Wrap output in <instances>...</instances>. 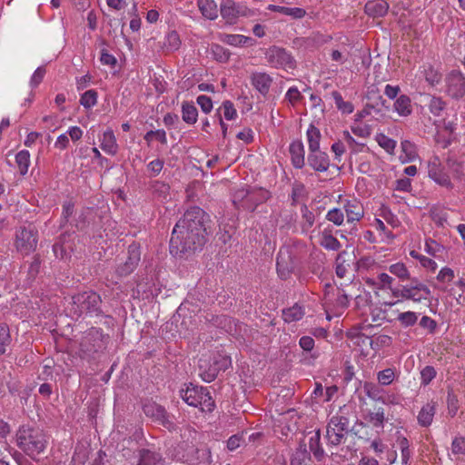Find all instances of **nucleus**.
<instances>
[{"instance_id":"obj_36","label":"nucleus","mask_w":465,"mask_h":465,"mask_svg":"<svg viewBox=\"0 0 465 465\" xmlns=\"http://www.w3.org/2000/svg\"><path fill=\"white\" fill-rule=\"evenodd\" d=\"M331 96L334 100L336 107L342 114H349L353 112V110H354L353 104L351 102L344 101L341 94L339 92L333 91L331 93Z\"/></svg>"},{"instance_id":"obj_26","label":"nucleus","mask_w":465,"mask_h":465,"mask_svg":"<svg viewBox=\"0 0 465 465\" xmlns=\"http://www.w3.org/2000/svg\"><path fill=\"white\" fill-rule=\"evenodd\" d=\"M420 73L431 86L438 84L441 81V74L431 64H423L420 67Z\"/></svg>"},{"instance_id":"obj_1","label":"nucleus","mask_w":465,"mask_h":465,"mask_svg":"<svg viewBox=\"0 0 465 465\" xmlns=\"http://www.w3.org/2000/svg\"><path fill=\"white\" fill-rule=\"evenodd\" d=\"M15 442L22 451L35 459L45 451L48 440L41 429L23 425L16 431Z\"/></svg>"},{"instance_id":"obj_44","label":"nucleus","mask_w":465,"mask_h":465,"mask_svg":"<svg viewBox=\"0 0 465 465\" xmlns=\"http://www.w3.org/2000/svg\"><path fill=\"white\" fill-rule=\"evenodd\" d=\"M11 342L10 331L7 324L0 323V355L4 354Z\"/></svg>"},{"instance_id":"obj_37","label":"nucleus","mask_w":465,"mask_h":465,"mask_svg":"<svg viewBox=\"0 0 465 465\" xmlns=\"http://www.w3.org/2000/svg\"><path fill=\"white\" fill-rule=\"evenodd\" d=\"M210 54L214 60L220 63H226L230 58V52L217 44L211 45Z\"/></svg>"},{"instance_id":"obj_25","label":"nucleus","mask_w":465,"mask_h":465,"mask_svg":"<svg viewBox=\"0 0 465 465\" xmlns=\"http://www.w3.org/2000/svg\"><path fill=\"white\" fill-rule=\"evenodd\" d=\"M394 111L403 117L409 116L412 113L411 98L406 94H401L394 102Z\"/></svg>"},{"instance_id":"obj_16","label":"nucleus","mask_w":465,"mask_h":465,"mask_svg":"<svg viewBox=\"0 0 465 465\" xmlns=\"http://www.w3.org/2000/svg\"><path fill=\"white\" fill-rule=\"evenodd\" d=\"M250 80L253 88L262 96L268 94L273 81L272 77L265 72H252Z\"/></svg>"},{"instance_id":"obj_49","label":"nucleus","mask_w":465,"mask_h":465,"mask_svg":"<svg viewBox=\"0 0 465 465\" xmlns=\"http://www.w3.org/2000/svg\"><path fill=\"white\" fill-rule=\"evenodd\" d=\"M181 40L177 32L168 33L165 38L164 46L171 51L177 50L180 47Z\"/></svg>"},{"instance_id":"obj_4","label":"nucleus","mask_w":465,"mask_h":465,"mask_svg":"<svg viewBox=\"0 0 465 465\" xmlns=\"http://www.w3.org/2000/svg\"><path fill=\"white\" fill-rule=\"evenodd\" d=\"M347 410V406L344 405L340 408L336 415L331 418L326 430V438L329 445H340L348 434L350 421L346 417Z\"/></svg>"},{"instance_id":"obj_60","label":"nucleus","mask_w":465,"mask_h":465,"mask_svg":"<svg viewBox=\"0 0 465 465\" xmlns=\"http://www.w3.org/2000/svg\"><path fill=\"white\" fill-rule=\"evenodd\" d=\"M45 68L43 66H39L33 74L31 80H30V85L32 87H36L38 84L43 81L45 75Z\"/></svg>"},{"instance_id":"obj_15","label":"nucleus","mask_w":465,"mask_h":465,"mask_svg":"<svg viewBox=\"0 0 465 465\" xmlns=\"http://www.w3.org/2000/svg\"><path fill=\"white\" fill-rule=\"evenodd\" d=\"M140 256L139 248L134 244L130 245L128 248V258L123 264L118 265L116 272L120 276H126L133 272L140 262Z\"/></svg>"},{"instance_id":"obj_9","label":"nucleus","mask_w":465,"mask_h":465,"mask_svg":"<svg viewBox=\"0 0 465 465\" xmlns=\"http://www.w3.org/2000/svg\"><path fill=\"white\" fill-rule=\"evenodd\" d=\"M231 365V359L227 356L219 355L213 358V364L206 368V361L200 359V376L205 382H212L217 377L219 371L227 370Z\"/></svg>"},{"instance_id":"obj_11","label":"nucleus","mask_w":465,"mask_h":465,"mask_svg":"<svg viewBox=\"0 0 465 465\" xmlns=\"http://www.w3.org/2000/svg\"><path fill=\"white\" fill-rule=\"evenodd\" d=\"M265 58L271 66L282 69L294 68V60L284 49L272 46L265 53Z\"/></svg>"},{"instance_id":"obj_51","label":"nucleus","mask_w":465,"mask_h":465,"mask_svg":"<svg viewBox=\"0 0 465 465\" xmlns=\"http://www.w3.org/2000/svg\"><path fill=\"white\" fill-rule=\"evenodd\" d=\"M326 219L335 225L340 226L344 221V213L341 209L333 208L327 213Z\"/></svg>"},{"instance_id":"obj_29","label":"nucleus","mask_w":465,"mask_h":465,"mask_svg":"<svg viewBox=\"0 0 465 465\" xmlns=\"http://www.w3.org/2000/svg\"><path fill=\"white\" fill-rule=\"evenodd\" d=\"M309 449L312 452L314 458L321 461L323 460L325 453L321 444L320 430L315 431L309 439Z\"/></svg>"},{"instance_id":"obj_59","label":"nucleus","mask_w":465,"mask_h":465,"mask_svg":"<svg viewBox=\"0 0 465 465\" xmlns=\"http://www.w3.org/2000/svg\"><path fill=\"white\" fill-rule=\"evenodd\" d=\"M196 102L203 113L209 114L212 111L213 102L210 97L203 94L199 95L196 99Z\"/></svg>"},{"instance_id":"obj_10","label":"nucleus","mask_w":465,"mask_h":465,"mask_svg":"<svg viewBox=\"0 0 465 465\" xmlns=\"http://www.w3.org/2000/svg\"><path fill=\"white\" fill-rule=\"evenodd\" d=\"M430 296V290L417 278L411 279L410 284L402 285L401 298L411 300L414 302H420L428 300Z\"/></svg>"},{"instance_id":"obj_23","label":"nucleus","mask_w":465,"mask_h":465,"mask_svg":"<svg viewBox=\"0 0 465 465\" xmlns=\"http://www.w3.org/2000/svg\"><path fill=\"white\" fill-rule=\"evenodd\" d=\"M436 413V403L433 401L426 403L419 411L417 420L421 427H429Z\"/></svg>"},{"instance_id":"obj_56","label":"nucleus","mask_w":465,"mask_h":465,"mask_svg":"<svg viewBox=\"0 0 465 465\" xmlns=\"http://www.w3.org/2000/svg\"><path fill=\"white\" fill-rule=\"evenodd\" d=\"M381 216L392 227H398L400 225V221L397 216L387 207L381 209Z\"/></svg>"},{"instance_id":"obj_2","label":"nucleus","mask_w":465,"mask_h":465,"mask_svg":"<svg viewBox=\"0 0 465 465\" xmlns=\"http://www.w3.org/2000/svg\"><path fill=\"white\" fill-rule=\"evenodd\" d=\"M205 233L173 228L170 240V252L180 255L201 250L206 242Z\"/></svg>"},{"instance_id":"obj_22","label":"nucleus","mask_w":465,"mask_h":465,"mask_svg":"<svg viewBox=\"0 0 465 465\" xmlns=\"http://www.w3.org/2000/svg\"><path fill=\"white\" fill-rule=\"evenodd\" d=\"M319 242L327 250L338 251L341 247L340 242L332 235V229L331 226L325 227L320 232Z\"/></svg>"},{"instance_id":"obj_24","label":"nucleus","mask_w":465,"mask_h":465,"mask_svg":"<svg viewBox=\"0 0 465 465\" xmlns=\"http://www.w3.org/2000/svg\"><path fill=\"white\" fill-rule=\"evenodd\" d=\"M197 6L203 17L215 20L218 17V6L214 0H197Z\"/></svg>"},{"instance_id":"obj_47","label":"nucleus","mask_w":465,"mask_h":465,"mask_svg":"<svg viewBox=\"0 0 465 465\" xmlns=\"http://www.w3.org/2000/svg\"><path fill=\"white\" fill-rule=\"evenodd\" d=\"M219 111H223L224 118L228 121L234 120L238 115L233 104L229 100L223 102Z\"/></svg>"},{"instance_id":"obj_64","label":"nucleus","mask_w":465,"mask_h":465,"mask_svg":"<svg viewBox=\"0 0 465 465\" xmlns=\"http://www.w3.org/2000/svg\"><path fill=\"white\" fill-rule=\"evenodd\" d=\"M454 278V272L448 267L442 268L438 273L437 279L442 282H450Z\"/></svg>"},{"instance_id":"obj_34","label":"nucleus","mask_w":465,"mask_h":465,"mask_svg":"<svg viewBox=\"0 0 465 465\" xmlns=\"http://www.w3.org/2000/svg\"><path fill=\"white\" fill-rule=\"evenodd\" d=\"M224 42L232 46L252 45L253 39L242 35H227Z\"/></svg>"},{"instance_id":"obj_17","label":"nucleus","mask_w":465,"mask_h":465,"mask_svg":"<svg viewBox=\"0 0 465 465\" xmlns=\"http://www.w3.org/2000/svg\"><path fill=\"white\" fill-rule=\"evenodd\" d=\"M308 164L316 172H326L330 167V158L325 152L319 150L309 152Z\"/></svg>"},{"instance_id":"obj_61","label":"nucleus","mask_w":465,"mask_h":465,"mask_svg":"<svg viewBox=\"0 0 465 465\" xmlns=\"http://www.w3.org/2000/svg\"><path fill=\"white\" fill-rule=\"evenodd\" d=\"M351 130L353 134L356 136L366 138L369 137L371 134V129L369 125H352Z\"/></svg>"},{"instance_id":"obj_14","label":"nucleus","mask_w":465,"mask_h":465,"mask_svg":"<svg viewBox=\"0 0 465 465\" xmlns=\"http://www.w3.org/2000/svg\"><path fill=\"white\" fill-rule=\"evenodd\" d=\"M429 176L438 184L450 188L451 182L450 176L445 172L441 161L438 156H433L428 163Z\"/></svg>"},{"instance_id":"obj_7","label":"nucleus","mask_w":465,"mask_h":465,"mask_svg":"<svg viewBox=\"0 0 465 465\" xmlns=\"http://www.w3.org/2000/svg\"><path fill=\"white\" fill-rule=\"evenodd\" d=\"M37 242L38 232L32 225L20 227L15 232V246L22 254L27 255L35 251Z\"/></svg>"},{"instance_id":"obj_28","label":"nucleus","mask_w":465,"mask_h":465,"mask_svg":"<svg viewBox=\"0 0 465 465\" xmlns=\"http://www.w3.org/2000/svg\"><path fill=\"white\" fill-rule=\"evenodd\" d=\"M268 10L272 12H278L284 15L292 16L295 19H301L305 16L306 11L300 7H287L282 5H270Z\"/></svg>"},{"instance_id":"obj_46","label":"nucleus","mask_w":465,"mask_h":465,"mask_svg":"<svg viewBox=\"0 0 465 465\" xmlns=\"http://www.w3.org/2000/svg\"><path fill=\"white\" fill-rule=\"evenodd\" d=\"M395 379V370L387 368L377 373V380L381 385L387 386L393 382Z\"/></svg>"},{"instance_id":"obj_27","label":"nucleus","mask_w":465,"mask_h":465,"mask_svg":"<svg viewBox=\"0 0 465 465\" xmlns=\"http://www.w3.org/2000/svg\"><path fill=\"white\" fill-rule=\"evenodd\" d=\"M161 461L162 456L160 453L143 449L139 450L136 465H158Z\"/></svg>"},{"instance_id":"obj_8","label":"nucleus","mask_w":465,"mask_h":465,"mask_svg":"<svg viewBox=\"0 0 465 465\" xmlns=\"http://www.w3.org/2000/svg\"><path fill=\"white\" fill-rule=\"evenodd\" d=\"M445 93L454 100L465 97V75L458 70H453L445 77Z\"/></svg>"},{"instance_id":"obj_6","label":"nucleus","mask_w":465,"mask_h":465,"mask_svg":"<svg viewBox=\"0 0 465 465\" xmlns=\"http://www.w3.org/2000/svg\"><path fill=\"white\" fill-rule=\"evenodd\" d=\"M208 216L200 207H192L187 210L183 218H181L174 228L193 230V232H203L206 234L205 222Z\"/></svg>"},{"instance_id":"obj_45","label":"nucleus","mask_w":465,"mask_h":465,"mask_svg":"<svg viewBox=\"0 0 465 465\" xmlns=\"http://www.w3.org/2000/svg\"><path fill=\"white\" fill-rule=\"evenodd\" d=\"M150 189L155 196L165 199L169 194L170 187L163 182L154 181L151 183Z\"/></svg>"},{"instance_id":"obj_12","label":"nucleus","mask_w":465,"mask_h":465,"mask_svg":"<svg viewBox=\"0 0 465 465\" xmlns=\"http://www.w3.org/2000/svg\"><path fill=\"white\" fill-rule=\"evenodd\" d=\"M222 17L227 24H235L240 16L247 15V8L232 0H222L220 5Z\"/></svg>"},{"instance_id":"obj_31","label":"nucleus","mask_w":465,"mask_h":465,"mask_svg":"<svg viewBox=\"0 0 465 465\" xmlns=\"http://www.w3.org/2000/svg\"><path fill=\"white\" fill-rule=\"evenodd\" d=\"M309 151H315L320 149V141L322 134L320 130L313 124H311L306 132Z\"/></svg>"},{"instance_id":"obj_40","label":"nucleus","mask_w":465,"mask_h":465,"mask_svg":"<svg viewBox=\"0 0 465 465\" xmlns=\"http://www.w3.org/2000/svg\"><path fill=\"white\" fill-rule=\"evenodd\" d=\"M389 272L398 277L401 281H405L410 279V272L406 267V265L402 262H396L391 264L388 268Z\"/></svg>"},{"instance_id":"obj_21","label":"nucleus","mask_w":465,"mask_h":465,"mask_svg":"<svg viewBox=\"0 0 465 465\" xmlns=\"http://www.w3.org/2000/svg\"><path fill=\"white\" fill-rule=\"evenodd\" d=\"M292 163L297 169H302L304 166V146L303 143L297 140L293 141L289 147Z\"/></svg>"},{"instance_id":"obj_20","label":"nucleus","mask_w":465,"mask_h":465,"mask_svg":"<svg viewBox=\"0 0 465 465\" xmlns=\"http://www.w3.org/2000/svg\"><path fill=\"white\" fill-rule=\"evenodd\" d=\"M389 10V4L384 0H372L366 3L364 11L372 18L383 17Z\"/></svg>"},{"instance_id":"obj_55","label":"nucleus","mask_w":465,"mask_h":465,"mask_svg":"<svg viewBox=\"0 0 465 465\" xmlns=\"http://www.w3.org/2000/svg\"><path fill=\"white\" fill-rule=\"evenodd\" d=\"M364 391L366 395L373 400V401H381V391L380 389L373 383L366 382L363 386Z\"/></svg>"},{"instance_id":"obj_63","label":"nucleus","mask_w":465,"mask_h":465,"mask_svg":"<svg viewBox=\"0 0 465 465\" xmlns=\"http://www.w3.org/2000/svg\"><path fill=\"white\" fill-rule=\"evenodd\" d=\"M372 226L379 232L383 234L385 239L391 240L393 239V234L391 231H388L384 223L381 219H375Z\"/></svg>"},{"instance_id":"obj_13","label":"nucleus","mask_w":465,"mask_h":465,"mask_svg":"<svg viewBox=\"0 0 465 465\" xmlns=\"http://www.w3.org/2000/svg\"><path fill=\"white\" fill-rule=\"evenodd\" d=\"M276 266L277 273L281 279L285 280L291 275L294 268L293 256L291 247L282 246L279 250Z\"/></svg>"},{"instance_id":"obj_32","label":"nucleus","mask_w":465,"mask_h":465,"mask_svg":"<svg viewBox=\"0 0 465 465\" xmlns=\"http://www.w3.org/2000/svg\"><path fill=\"white\" fill-rule=\"evenodd\" d=\"M304 315L302 308L297 304L282 311V318L285 322L300 321Z\"/></svg>"},{"instance_id":"obj_57","label":"nucleus","mask_w":465,"mask_h":465,"mask_svg":"<svg viewBox=\"0 0 465 465\" xmlns=\"http://www.w3.org/2000/svg\"><path fill=\"white\" fill-rule=\"evenodd\" d=\"M393 278L388 273L381 272L377 276V285L380 289H391Z\"/></svg>"},{"instance_id":"obj_38","label":"nucleus","mask_w":465,"mask_h":465,"mask_svg":"<svg viewBox=\"0 0 465 465\" xmlns=\"http://www.w3.org/2000/svg\"><path fill=\"white\" fill-rule=\"evenodd\" d=\"M143 410L146 416L155 420L163 419L165 414L164 409L155 403L144 404Z\"/></svg>"},{"instance_id":"obj_41","label":"nucleus","mask_w":465,"mask_h":465,"mask_svg":"<svg viewBox=\"0 0 465 465\" xmlns=\"http://www.w3.org/2000/svg\"><path fill=\"white\" fill-rule=\"evenodd\" d=\"M397 320L401 326L405 328L411 327L415 325L418 321V313L411 311L401 312L399 313Z\"/></svg>"},{"instance_id":"obj_48","label":"nucleus","mask_w":465,"mask_h":465,"mask_svg":"<svg viewBox=\"0 0 465 465\" xmlns=\"http://www.w3.org/2000/svg\"><path fill=\"white\" fill-rule=\"evenodd\" d=\"M445 106H446V103L440 97L432 96L430 98V101L429 104V109L432 114H434L436 116L440 115V114L444 110Z\"/></svg>"},{"instance_id":"obj_3","label":"nucleus","mask_w":465,"mask_h":465,"mask_svg":"<svg viewBox=\"0 0 465 465\" xmlns=\"http://www.w3.org/2000/svg\"><path fill=\"white\" fill-rule=\"evenodd\" d=\"M179 393L184 402L190 406L199 408L202 411L210 412L214 408V401L207 388L189 383L184 384V388H182Z\"/></svg>"},{"instance_id":"obj_35","label":"nucleus","mask_w":465,"mask_h":465,"mask_svg":"<svg viewBox=\"0 0 465 465\" xmlns=\"http://www.w3.org/2000/svg\"><path fill=\"white\" fill-rule=\"evenodd\" d=\"M15 163L18 166L19 173L25 175L28 172L30 165V153L27 150H22L15 155Z\"/></svg>"},{"instance_id":"obj_52","label":"nucleus","mask_w":465,"mask_h":465,"mask_svg":"<svg viewBox=\"0 0 465 465\" xmlns=\"http://www.w3.org/2000/svg\"><path fill=\"white\" fill-rule=\"evenodd\" d=\"M443 246L432 239L426 240L425 251L432 256H439L443 252Z\"/></svg>"},{"instance_id":"obj_42","label":"nucleus","mask_w":465,"mask_h":465,"mask_svg":"<svg viewBox=\"0 0 465 465\" xmlns=\"http://www.w3.org/2000/svg\"><path fill=\"white\" fill-rule=\"evenodd\" d=\"M97 92L94 89L84 92L80 98V104L86 109L94 107L97 103Z\"/></svg>"},{"instance_id":"obj_62","label":"nucleus","mask_w":465,"mask_h":465,"mask_svg":"<svg viewBox=\"0 0 465 465\" xmlns=\"http://www.w3.org/2000/svg\"><path fill=\"white\" fill-rule=\"evenodd\" d=\"M451 450L454 454H464L465 453V438L456 437L452 440Z\"/></svg>"},{"instance_id":"obj_19","label":"nucleus","mask_w":465,"mask_h":465,"mask_svg":"<svg viewBox=\"0 0 465 465\" xmlns=\"http://www.w3.org/2000/svg\"><path fill=\"white\" fill-rule=\"evenodd\" d=\"M99 141L100 147L104 153L110 155H115L117 153L119 146L112 129H107L104 131L102 136L99 138Z\"/></svg>"},{"instance_id":"obj_30","label":"nucleus","mask_w":465,"mask_h":465,"mask_svg":"<svg viewBox=\"0 0 465 465\" xmlns=\"http://www.w3.org/2000/svg\"><path fill=\"white\" fill-rule=\"evenodd\" d=\"M198 111L195 105L190 102L182 104V118L188 124H194L197 122Z\"/></svg>"},{"instance_id":"obj_54","label":"nucleus","mask_w":465,"mask_h":465,"mask_svg":"<svg viewBox=\"0 0 465 465\" xmlns=\"http://www.w3.org/2000/svg\"><path fill=\"white\" fill-rule=\"evenodd\" d=\"M437 371L432 366H426L420 371V382L423 385H428L435 377Z\"/></svg>"},{"instance_id":"obj_39","label":"nucleus","mask_w":465,"mask_h":465,"mask_svg":"<svg viewBox=\"0 0 465 465\" xmlns=\"http://www.w3.org/2000/svg\"><path fill=\"white\" fill-rule=\"evenodd\" d=\"M302 212V229L303 232H308L314 223L315 216L312 211H310L307 205L303 204L301 207Z\"/></svg>"},{"instance_id":"obj_53","label":"nucleus","mask_w":465,"mask_h":465,"mask_svg":"<svg viewBox=\"0 0 465 465\" xmlns=\"http://www.w3.org/2000/svg\"><path fill=\"white\" fill-rule=\"evenodd\" d=\"M308 460V452L306 451L305 448L301 447V449L297 450V451L294 453L291 460V465H306Z\"/></svg>"},{"instance_id":"obj_58","label":"nucleus","mask_w":465,"mask_h":465,"mask_svg":"<svg viewBox=\"0 0 465 465\" xmlns=\"http://www.w3.org/2000/svg\"><path fill=\"white\" fill-rule=\"evenodd\" d=\"M302 96L299 89L295 86L290 87L285 94V99L288 100L292 105H295L302 99Z\"/></svg>"},{"instance_id":"obj_5","label":"nucleus","mask_w":465,"mask_h":465,"mask_svg":"<svg viewBox=\"0 0 465 465\" xmlns=\"http://www.w3.org/2000/svg\"><path fill=\"white\" fill-rule=\"evenodd\" d=\"M100 296L92 291L84 292L74 295L71 298L70 312L74 316H81L83 314H98L100 312Z\"/></svg>"},{"instance_id":"obj_18","label":"nucleus","mask_w":465,"mask_h":465,"mask_svg":"<svg viewBox=\"0 0 465 465\" xmlns=\"http://www.w3.org/2000/svg\"><path fill=\"white\" fill-rule=\"evenodd\" d=\"M344 211L348 223L359 222L364 216L362 204L355 199L349 200L344 203Z\"/></svg>"},{"instance_id":"obj_50","label":"nucleus","mask_w":465,"mask_h":465,"mask_svg":"<svg viewBox=\"0 0 465 465\" xmlns=\"http://www.w3.org/2000/svg\"><path fill=\"white\" fill-rule=\"evenodd\" d=\"M376 141L381 147L386 150L388 153H392L396 147V141L388 137L383 134H380L376 137Z\"/></svg>"},{"instance_id":"obj_43","label":"nucleus","mask_w":465,"mask_h":465,"mask_svg":"<svg viewBox=\"0 0 465 465\" xmlns=\"http://www.w3.org/2000/svg\"><path fill=\"white\" fill-rule=\"evenodd\" d=\"M401 151L405 154L403 158V162H412L417 157L415 145L410 141H402L401 142Z\"/></svg>"},{"instance_id":"obj_33","label":"nucleus","mask_w":465,"mask_h":465,"mask_svg":"<svg viewBox=\"0 0 465 465\" xmlns=\"http://www.w3.org/2000/svg\"><path fill=\"white\" fill-rule=\"evenodd\" d=\"M366 420L375 428H382L385 420L384 409L377 408L374 411H369L366 415Z\"/></svg>"}]
</instances>
